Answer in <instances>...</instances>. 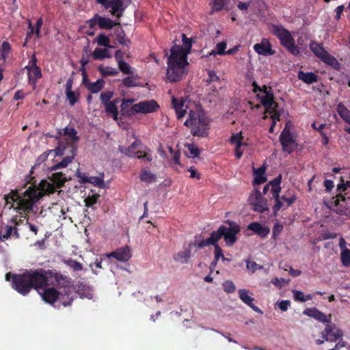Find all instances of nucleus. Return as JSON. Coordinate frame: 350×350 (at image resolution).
I'll list each match as a JSON object with an SVG mask.
<instances>
[{"label":"nucleus","instance_id":"6e6552de","mask_svg":"<svg viewBox=\"0 0 350 350\" xmlns=\"http://www.w3.org/2000/svg\"><path fill=\"white\" fill-rule=\"evenodd\" d=\"M106 10H109L111 15L120 18L126 8L124 0H96Z\"/></svg>","mask_w":350,"mask_h":350},{"label":"nucleus","instance_id":"de8ad7c7","mask_svg":"<svg viewBox=\"0 0 350 350\" xmlns=\"http://www.w3.org/2000/svg\"><path fill=\"white\" fill-rule=\"evenodd\" d=\"M138 77H128L123 79L122 83L126 87H135L137 85V79Z\"/></svg>","mask_w":350,"mask_h":350},{"label":"nucleus","instance_id":"f3484780","mask_svg":"<svg viewBox=\"0 0 350 350\" xmlns=\"http://www.w3.org/2000/svg\"><path fill=\"white\" fill-rule=\"evenodd\" d=\"M25 68L28 71L29 81L35 88L36 81L42 77V73L40 68L36 64V57L34 55L29 64L25 66Z\"/></svg>","mask_w":350,"mask_h":350},{"label":"nucleus","instance_id":"603ef678","mask_svg":"<svg viewBox=\"0 0 350 350\" xmlns=\"http://www.w3.org/2000/svg\"><path fill=\"white\" fill-rule=\"evenodd\" d=\"M337 111L342 119H345L350 114V111L341 103L338 105Z\"/></svg>","mask_w":350,"mask_h":350},{"label":"nucleus","instance_id":"f8f14e48","mask_svg":"<svg viewBox=\"0 0 350 350\" xmlns=\"http://www.w3.org/2000/svg\"><path fill=\"white\" fill-rule=\"evenodd\" d=\"M141 146V142L139 140H135L131 146L125 148L124 146H119L120 152L124 153L129 157H133L137 156L139 159H144L148 161L152 160V157L150 154L144 153L142 154V152L138 150V148Z\"/></svg>","mask_w":350,"mask_h":350},{"label":"nucleus","instance_id":"bb28decb","mask_svg":"<svg viewBox=\"0 0 350 350\" xmlns=\"http://www.w3.org/2000/svg\"><path fill=\"white\" fill-rule=\"evenodd\" d=\"M60 135L63 137V140H66L68 143H72L78 139L77 131L72 127H66L63 130V134L60 133Z\"/></svg>","mask_w":350,"mask_h":350},{"label":"nucleus","instance_id":"a18cd8bd","mask_svg":"<svg viewBox=\"0 0 350 350\" xmlns=\"http://www.w3.org/2000/svg\"><path fill=\"white\" fill-rule=\"evenodd\" d=\"M96 41L98 45L111 48L109 45V38L103 33H100L96 38Z\"/></svg>","mask_w":350,"mask_h":350},{"label":"nucleus","instance_id":"c85d7f7f","mask_svg":"<svg viewBox=\"0 0 350 350\" xmlns=\"http://www.w3.org/2000/svg\"><path fill=\"white\" fill-rule=\"evenodd\" d=\"M266 167L261 166L258 169H254V175L255 176L254 180V184L260 185L267 181V178L265 175Z\"/></svg>","mask_w":350,"mask_h":350},{"label":"nucleus","instance_id":"ddd939ff","mask_svg":"<svg viewBox=\"0 0 350 350\" xmlns=\"http://www.w3.org/2000/svg\"><path fill=\"white\" fill-rule=\"evenodd\" d=\"M310 48L317 57H319L326 64H328L332 66L335 65L336 64V59L333 56L329 55L323 48V46L319 44L318 43L312 42L310 44Z\"/></svg>","mask_w":350,"mask_h":350},{"label":"nucleus","instance_id":"f03ea898","mask_svg":"<svg viewBox=\"0 0 350 350\" xmlns=\"http://www.w3.org/2000/svg\"><path fill=\"white\" fill-rule=\"evenodd\" d=\"M70 279L59 273L42 269L28 271L13 277V288L22 295H27L33 288L38 293L44 288L50 286H59L64 288L66 295H70Z\"/></svg>","mask_w":350,"mask_h":350},{"label":"nucleus","instance_id":"2f4dec72","mask_svg":"<svg viewBox=\"0 0 350 350\" xmlns=\"http://www.w3.org/2000/svg\"><path fill=\"white\" fill-rule=\"evenodd\" d=\"M65 149L66 148L65 146L63 144V142H60V144L57 148H55V150H51L49 151V152L43 153L40 156L39 159L41 161H44L49 154H55L56 156L65 155Z\"/></svg>","mask_w":350,"mask_h":350},{"label":"nucleus","instance_id":"e433bc0d","mask_svg":"<svg viewBox=\"0 0 350 350\" xmlns=\"http://www.w3.org/2000/svg\"><path fill=\"white\" fill-rule=\"evenodd\" d=\"M140 180L147 183H152L156 180V176L150 172L146 170H143L140 173Z\"/></svg>","mask_w":350,"mask_h":350},{"label":"nucleus","instance_id":"72a5a7b5","mask_svg":"<svg viewBox=\"0 0 350 350\" xmlns=\"http://www.w3.org/2000/svg\"><path fill=\"white\" fill-rule=\"evenodd\" d=\"M298 78L309 84L315 82L317 80V75L313 72H304L303 71H299L298 72Z\"/></svg>","mask_w":350,"mask_h":350},{"label":"nucleus","instance_id":"5701e85b","mask_svg":"<svg viewBox=\"0 0 350 350\" xmlns=\"http://www.w3.org/2000/svg\"><path fill=\"white\" fill-rule=\"evenodd\" d=\"M303 313L305 315L314 318L323 323H328L330 321V315L327 317L325 314L316 308H307L303 312Z\"/></svg>","mask_w":350,"mask_h":350},{"label":"nucleus","instance_id":"9b49d317","mask_svg":"<svg viewBox=\"0 0 350 350\" xmlns=\"http://www.w3.org/2000/svg\"><path fill=\"white\" fill-rule=\"evenodd\" d=\"M159 108V105L154 100H144L131 107L133 113H150L156 111Z\"/></svg>","mask_w":350,"mask_h":350},{"label":"nucleus","instance_id":"a878e982","mask_svg":"<svg viewBox=\"0 0 350 350\" xmlns=\"http://www.w3.org/2000/svg\"><path fill=\"white\" fill-rule=\"evenodd\" d=\"M247 228L249 230L254 231L255 233H256L257 234L262 237H267L270 231L268 227L262 226L260 223L258 222L251 223L247 226Z\"/></svg>","mask_w":350,"mask_h":350},{"label":"nucleus","instance_id":"1a4fd4ad","mask_svg":"<svg viewBox=\"0 0 350 350\" xmlns=\"http://www.w3.org/2000/svg\"><path fill=\"white\" fill-rule=\"evenodd\" d=\"M248 201L255 211L263 213L269 211L267 200L262 197L261 193L258 190H255L251 193Z\"/></svg>","mask_w":350,"mask_h":350},{"label":"nucleus","instance_id":"0e129e2a","mask_svg":"<svg viewBox=\"0 0 350 350\" xmlns=\"http://www.w3.org/2000/svg\"><path fill=\"white\" fill-rule=\"evenodd\" d=\"M271 282L278 286H282L288 284V280H286L284 278L279 279L278 278H275L271 280Z\"/></svg>","mask_w":350,"mask_h":350},{"label":"nucleus","instance_id":"dca6fc26","mask_svg":"<svg viewBox=\"0 0 350 350\" xmlns=\"http://www.w3.org/2000/svg\"><path fill=\"white\" fill-rule=\"evenodd\" d=\"M230 224V227L227 228L225 226V232H224L223 237L227 246H232L237 241L236 234L240 231V228L238 225L233 222L227 221Z\"/></svg>","mask_w":350,"mask_h":350},{"label":"nucleus","instance_id":"e2e57ef3","mask_svg":"<svg viewBox=\"0 0 350 350\" xmlns=\"http://www.w3.org/2000/svg\"><path fill=\"white\" fill-rule=\"evenodd\" d=\"M208 78L207 79L208 82H209V83L216 82L219 80V77L214 71L209 70L208 72Z\"/></svg>","mask_w":350,"mask_h":350},{"label":"nucleus","instance_id":"412c9836","mask_svg":"<svg viewBox=\"0 0 350 350\" xmlns=\"http://www.w3.org/2000/svg\"><path fill=\"white\" fill-rule=\"evenodd\" d=\"M252 295V293L246 289H240L239 291V296L240 299L244 304L249 306L255 312L262 314V310L254 304V299L251 296Z\"/></svg>","mask_w":350,"mask_h":350},{"label":"nucleus","instance_id":"69168bd1","mask_svg":"<svg viewBox=\"0 0 350 350\" xmlns=\"http://www.w3.org/2000/svg\"><path fill=\"white\" fill-rule=\"evenodd\" d=\"M280 198L286 204V207H288L295 201V198L294 196L290 198H286L285 196H282Z\"/></svg>","mask_w":350,"mask_h":350},{"label":"nucleus","instance_id":"4d7b16f0","mask_svg":"<svg viewBox=\"0 0 350 350\" xmlns=\"http://www.w3.org/2000/svg\"><path fill=\"white\" fill-rule=\"evenodd\" d=\"M246 267L247 269L251 271L252 273H254L257 269L262 268L261 266L258 265L256 262L249 260L246 262Z\"/></svg>","mask_w":350,"mask_h":350},{"label":"nucleus","instance_id":"8fccbe9b","mask_svg":"<svg viewBox=\"0 0 350 350\" xmlns=\"http://www.w3.org/2000/svg\"><path fill=\"white\" fill-rule=\"evenodd\" d=\"M227 0H213L212 8L215 11H219L223 9Z\"/></svg>","mask_w":350,"mask_h":350},{"label":"nucleus","instance_id":"f257e3e1","mask_svg":"<svg viewBox=\"0 0 350 350\" xmlns=\"http://www.w3.org/2000/svg\"><path fill=\"white\" fill-rule=\"evenodd\" d=\"M66 179L62 173H54L46 180H42L38 187L29 186L25 191L12 189L4 196L6 206L19 212L24 219L29 212H33V206L44 195L53 193Z\"/></svg>","mask_w":350,"mask_h":350},{"label":"nucleus","instance_id":"5fc2aeb1","mask_svg":"<svg viewBox=\"0 0 350 350\" xmlns=\"http://www.w3.org/2000/svg\"><path fill=\"white\" fill-rule=\"evenodd\" d=\"M98 197H99L98 195L95 194V195H92L91 196H88V198H86L84 200L85 206H91L94 205L96 202Z\"/></svg>","mask_w":350,"mask_h":350},{"label":"nucleus","instance_id":"b1692460","mask_svg":"<svg viewBox=\"0 0 350 350\" xmlns=\"http://www.w3.org/2000/svg\"><path fill=\"white\" fill-rule=\"evenodd\" d=\"M83 83L84 85L92 93L98 92L103 88L105 81L103 79H98L94 83H90L87 79L85 75H83Z\"/></svg>","mask_w":350,"mask_h":350},{"label":"nucleus","instance_id":"37998d69","mask_svg":"<svg viewBox=\"0 0 350 350\" xmlns=\"http://www.w3.org/2000/svg\"><path fill=\"white\" fill-rule=\"evenodd\" d=\"M251 5H252L251 0H248L247 1H239L237 4V8L243 14H247L249 10L251 8Z\"/></svg>","mask_w":350,"mask_h":350},{"label":"nucleus","instance_id":"4be33fe9","mask_svg":"<svg viewBox=\"0 0 350 350\" xmlns=\"http://www.w3.org/2000/svg\"><path fill=\"white\" fill-rule=\"evenodd\" d=\"M65 148L66 149L64 152H66V150H67L68 154L63 159L62 161L59 162L55 167H53V169L65 167L73 160L77 151L76 147L73 145H70L68 148H66V146ZM66 154L67 153L65 152V154Z\"/></svg>","mask_w":350,"mask_h":350},{"label":"nucleus","instance_id":"c9c22d12","mask_svg":"<svg viewBox=\"0 0 350 350\" xmlns=\"http://www.w3.org/2000/svg\"><path fill=\"white\" fill-rule=\"evenodd\" d=\"M227 46V44L226 42H221L216 44L214 49H213L210 53L209 55H226V49Z\"/></svg>","mask_w":350,"mask_h":350},{"label":"nucleus","instance_id":"49530a36","mask_svg":"<svg viewBox=\"0 0 350 350\" xmlns=\"http://www.w3.org/2000/svg\"><path fill=\"white\" fill-rule=\"evenodd\" d=\"M113 96V92L112 91H106L100 94V98L102 101L103 105H105L107 103H111L112 101L110 99Z\"/></svg>","mask_w":350,"mask_h":350},{"label":"nucleus","instance_id":"393cba45","mask_svg":"<svg viewBox=\"0 0 350 350\" xmlns=\"http://www.w3.org/2000/svg\"><path fill=\"white\" fill-rule=\"evenodd\" d=\"M78 177L81 179L83 183H89L94 186H97L100 188H105V185L104 183V180L103 176H90L85 177L84 176H81L80 172H77Z\"/></svg>","mask_w":350,"mask_h":350},{"label":"nucleus","instance_id":"052dcab7","mask_svg":"<svg viewBox=\"0 0 350 350\" xmlns=\"http://www.w3.org/2000/svg\"><path fill=\"white\" fill-rule=\"evenodd\" d=\"M68 264L75 271H81L83 269L82 265L76 260H69Z\"/></svg>","mask_w":350,"mask_h":350},{"label":"nucleus","instance_id":"7c9ffc66","mask_svg":"<svg viewBox=\"0 0 350 350\" xmlns=\"http://www.w3.org/2000/svg\"><path fill=\"white\" fill-rule=\"evenodd\" d=\"M282 180V176L279 175L274 180L269 182L270 186H271V193L274 199H278L280 197V192L281 191L280 183Z\"/></svg>","mask_w":350,"mask_h":350},{"label":"nucleus","instance_id":"680f3d73","mask_svg":"<svg viewBox=\"0 0 350 350\" xmlns=\"http://www.w3.org/2000/svg\"><path fill=\"white\" fill-rule=\"evenodd\" d=\"M214 249H215V251H214V252H215V263H217L219 258H222V256H224V254H223L222 250L221 249V247L219 245H215V247H214Z\"/></svg>","mask_w":350,"mask_h":350},{"label":"nucleus","instance_id":"58836bf2","mask_svg":"<svg viewBox=\"0 0 350 350\" xmlns=\"http://www.w3.org/2000/svg\"><path fill=\"white\" fill-rule=\"evenodd\" d=\"M98 70L103 76H114L118 73L117 69L110 66H100Z\"/></svg>","mask_w":350,"mask_h":350},{"label":"nucleus","instance_id":"bf43d9fd","mask_svg":"<svg viewBox=\"0 0 350 350\" xmlns=\"http://www.w3.org/2000/svg\"><path fill=\"white\" fill-rule=\"evenodd\" d=\"M277 305L282 311H286L290 307L291 302L288 300H282L277 302Z\"/></svg>","mask_w":350,"mask_h":350},{"label":"nucleus","instance_id":"20e7f679","mask_svg":"<svg viewBox=\"0 0 350 350\" xmlns=\"http://www.w3.org/2000/svg\"><path fill=\"white\" fill-rule=\"evenodd\" d=\"M182 38L184 48L181 46L174 45L172 47L171 54L167 58L166 78L170 82L180 81L187 73V54L191 48V41L185 34H182Z\"/></svg>","mask_w":350,"mask_h":350},{"label":"nucleus","instance_id":"4468645a","mask_svg":"<svg viewBox=\"0 0 350 350\" xmlns=\"http://www.w3.org/2000/svg\"><path fill=\"white\" fill-rule=\"evenodd\" d=\"M280 139L284 151L290 153L295 148L296 143L295 137L287 126H285L283 129Z\"/></svg>","mask_w":350,"mask_h":350},{"label":"nucleus","instance_id":"39448f33","mask_svg":"<svg viewBox=\"0 0 350 350\" xmlns=\"http://www.w3.org/2000/svg\"><path fill=\"white\" fill-rule=\"evenodd\" d=\"M253 85L254 87L255 92L259 91L257 96L265 109V113L263 118H267V114L268 113L272 119V124L270 126L269 131L273 133L276 122L280 120V117L283 109L273 100V96L270 88L268 89L265 87L264 89H261L256 86V83H254Z\"/></svg>","mask_w":350,"mask_h":350},{"label":"nucleus","instance_id":"2eb2a0df","mask_svg":"<svg viewBox=\"0 0 350 350\" xmlns=\"http://www.w3.org/2000/svg\"><path fill=\"white\" fill-rule=\"evenodd\" d=\"M343 336V332L334 324L327 325L323 332V338L327 341L334 342Z\"/></svg>","mask_w":350,"mask_h":350},{"label":"nucleus","instance_id":"774afa93","mask_svg":"<svg viewBox=\"0 0 350 350\" xmlns=\"http://www.w3.org/2000/svg\"><path fill=\"white\" fill-rule=\"evenodd\" d=\"M188 171L190 172V177L191 178H196L197 179L200 178V175L198 172L194 169L193 167H190Z\"/></svg>","mask_w":350,"mask_h":350},{"label":"nucleus","instance_id":"ea45409f","mask_svg":"<svg viewBox=\"0 0 350 350\" xmlns=\"http://www.w3.org/2000/svg\"><path fill=\"white\" fill-rule=\"evenodd\" d=\"M293 294L294 296V298L296 301H299L301 302H305L308 300H310L312 299L311 295H308L307 296H305L304 294L299 291L297 290H293Z\"/></svg>","mask_w":350,"mask_h":350},{"label":"nucleus","instance_id":"f704fd0d","mask_svg":"<svg viewBox=\"0 0 350 350\" xmlns=\"http://www.w3.org/2000/svg\"><path fill=\"white\" fill-rule=\"evenodd\" d=\"M225 226H221L217 231H213L210 236V239L213 242V245H219L217 241L223 237L224 232H225Z\"/></svg>","mask_w":350,"mask_h":350},{"label":"nucleus","instance_id":"09e8293b","mask_svg":"<svg viewBox=\"0 0 350 350\" xmlns=\"http://www.w3.org/2000/svg\"><path fill=\"white\" fill-rule=\"evenodd\" d=\"M1 54L0 58H2L3 59H5L10 49H11L10 45L8 42H3L1 44Z\"/></svg>","mask_w":350,"mask_h":350},{"label":"nucleus","instance_id":"c03bdc74","mask_svg":"<svg viewBox=\"0 0 350 350\" xmlns=\"http://www.w3.org/2000/svg\"><path fill=\"white\" fill-rule=\"evenodd\" d=\"M341 262L342 264L345 266L348 267L350 265V250H345L344 251L341 252L340 255Z\"/></svg>","mask_w":350,"mask_h":350},{"label":"nucleus","instance_id":"338daca9","mask_svg":"<svg viewBox=\"0 0 350 350\" xmlns=\"http://www.w3.org/2000/svg\"><path fill=\"white\" fill-rule=\"evenodd\" d=\"M213 245V242L211 241L210 237L205 239V240H203L202 241H200V243H198V247L199 248H202V247H204L206 246H208V245Z\"/></svg>","mask_w":350,"mask_h":350},{"label":"nucleus","instance_id":"9d476101","mask_svg":"<svg viewBox=\"0 0 350 350\" xmlns=\"http://www.w3.org/2000/svg\"><path fill=\"white\" fill-rule=\"evenodd\" d=\"M25 221L24 219H18L17 217L13 218L11 220V223L12 225L7 226L4 228H2L0 230V238L1 240L7 239L12 236L16 237V238L19 237L18 231L20 230L19 226L21 224H23Z\"/></svg>","mask_w":350,"mask_h":350},{"label":"nucleus","instance_id":"864d4df0","mask_svg":"<svg viewBox=\"0 0 350 350\" xmlns=\"http://www.w3.org/2000/svg\"><path fill=\"white\" fill-rule=\"evenodd\" d=\"M187 148L191 157H196L199 155L200 150L196 145L189 144Z\"/></svg>","mask_w":350,"mask_h":350},{"label":"nucleus","instance_id":"cd10ccee","mask_svg":"<svg viewBox=\"0 0 350 350\" xmlns=\"http://www.w3.org/2000/svg\"><path fill=\"white\" fill-rule=\"evenodd\" d=\"M118 25H120V23L113 22L109 18L103 17L97 14V25L100 29H111Z\"/></svg>","mask_w":350,"mask_h":350},{"label":"nucleus","instance_id":"6e6d98bb","mask_svg":"<svg viewBox=\"0 0 350 350\" xmlns=\"http://www.w3.org/2000/svg\"><path fill=\"white\" fill-rule=\"evenodd\" d=\"M275 204L273 206V211H274V214L276 215L277 212L281 208L286 207V204H284L283 200L281 199L280 196L278 197V199H275Z\"/></svg>","mask_w":350,"mask_h":350},{"label":"nucleus","instance_id":"0eeeda50","mask_svg":"<svg viewBox=\"0 0 350 350\" xmlns=\"http://www.w3.org/2000/svg\"><path fill=\"white\" fill-rule=\"evenodd\" d=\"M270 31L280 40V43L293 55H298L299 49L295 44L292 34L281 25H272Z\"/></svg>","mask_w":350,"mask_h":350},{"label":"nucleus","instance_id":"6ab92c4d","mask_svg":"<svg viewBox=\"0 0 350 350\" xmlns=\"http://www.w3.org/2000/svg\"><path fill=\"white\" fill-rule=\"evenodd\" d=\"M231 144L234 146L235 156L240 159L243 153L244 149L247 147V144L243 142V136L241 133L233 135L230 138Z\"/></svg>","mask_w":350,"mask_h":350},{"label":"nucleus","instance_id":"79ce46f5","mask_svg":"<svg viewBox=\"0 0 350 350\" xmlns=\"http://www.w3.org/2000/svg\"><path fill=\"white\" fill-rule=\"evenodd\" d=\"M119 69L126 75L133 74V68L131 66L124 61H120L118 64Z\"/></svg>","mask_w":350,"mask_h":350},{"label":"nucleus","instance_id":"423d86ee","mask_svg":"<svg viewBox=\"0 0 350 350\" xmlns=\"http://www.w3.org/2000/svg\"><path fill=\"white\" fill-rule=\"evenodd\" d=\"M70 284L71 282H70L69 286L71 289L70 295H66L64 288L59 286L45 287L38 293L42 299L48 304H53L57 300H59L63 306H67L71 304L74 298L73 288Z\"/></svg>","mask_w":350,"mask_h":350},{"label":"nucleus","instance_id":"13d9d810","mask_svg":"<svg viewBox=\"0 0 350 350\" xmlns=\"http://www.w3.org/2000/svg\"><path fill=\"white\" fill-rule=\"evenodd\" d=\"M283 228V225L279 224L278 222H276L273 228V237L274 238H276V237L278 236L282 231Z\"/></svg>","mask_w":350,"mask_h":350},{"label":"nucleus","instance_id":"4c0bfd02","mask_svg":"<svg viewBox=\"0 0 350 350\" xmlns=\"http://www.w3.org/2000/svg\"><path fill=\"white\" fill-rule=\"evenodd\" d=\"M92 56L96 59L111 57L109 52L105 49H96L92 53Z\"/></svg>","mask_w":350,"mask_h":350},{"label":"nucleus","instance_id":"3c124183","mask_svg":"<svg viewBox=\"0 0 350 350\" xmlns=\"http://www.w3.org/2000/svg\"><path fill=\"white\" fill-rule=\"evenodd\" d=\"M222 286L224 291L228 293L234 292L236 288L234 284L230 280H227L224 282Z\"/></svg>","mask_w":350,"mask_h":350},{"label":"nucleus","instance_id":"7ed1b4c3","mask_svg":"<svg viewBox=\"0 0 350 350\" xmlns=\"http://www.w3.org/2000/svg\"><path fill=\"white\" fill-rule=\"evenodd\" d=\"M172 104L178 119L188 114L184 124L191 129L194 136L205 137L208 135L210 120L202 108L187 99L172 98Z\"/></svg>","mask_w":350,"mask_h":350},{"label":"nucleus","instance_id":"a211bd4d","mask_svg":"<svg viewBox=\"0 0 350 350\" xmlns=\"http://www.w3.org/2000/svg\"><path fill=\"white\" fill-rule=\"evenodd\" d=\"M106 257L111 258L113 257L116 260L120 262H127L131 258V251L127 246L118 248L111 253H107L105 254Z\"/></svg>","mask_w":350,"mask_h":350},{"label":"nucleus","instance_id":"a19ab883","mask_svg":"<svg viewBox=\"0 0 350 350\" xmlns=\"http://www.w3.org/2000/svg\"><path fill=\"white\" fill-rule=\"evenodd\" d=\"M66 98L69 102V104L71 106L75 105V104L78 101L79 94L77 92L72 91L66 93Z\"/></svg>","mask_w":350,"mask_h":350},{"label":"nucleus","instance_id":"c756f323","mask_svg":"<svg viewBox=\"0 0 350 350\" xmlns=\"http://www.w3.org/2000/svg\"><path fill=\"white\" fill-rule=\"evenodd\" d=\"M118 102L119 100L116 99L112 100L111 103H107L104 105L106 112L109 115H111L114 120H118V111L116 106V103Z\"/></svg>","mask_w":350,"mask_h":350},{"label":"nucleus","instance_id":"473e14b6","mask_svg":"<svg viewBox=\"0 0 350 350\" xmlns=\"http://www.w3.org/2000/svg\"><path fill=\"white\" fill-rule=\"evenodd\" d=\"M191 257V252L189 250H185L178 252L174 256V260L177 262L184 264L187 263Z\"/></svg>","mask_w":350,"mask_h":350},{"label":"nucleus","instance_id":"aec40b11","mask_svg":"<svg viewBox=\"0 0 350 350\" xmlns=\"http://www.w3.org/2000/svg\"><path fill=\"white\" fill-rule=\"evenodd\" d=\"M254 49L258 54L264 56L271 55L275 53L270 42L267 39H262L260 43L254 44Z\"/></svg>","mask_w":350,"mask_h":350}]
</instances>
